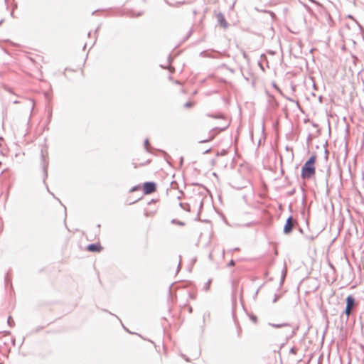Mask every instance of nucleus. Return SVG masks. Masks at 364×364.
<instances>
[{"label": "nucleus", "instance_id": "5", "mask_svg": "<svg viewBox=\"0 0 364 364\" xmlns=\"http://www.w3.org/2000/svg\"><path fill=\"white\" fill-rule=\"evenodd\" d=\"M296 223V221L294 220L291 217H289L284 225V232L285 234H289L291 232L294 225Z\"/></svg>", "mask_w": 364, "mask_h": 364}, {"label": "nucleus", "instance_id": "10", "mask_svg": "<svg viewBox=\"0 0 364 364\" xmlns=\"http://www.w3.org/2000/svg\"><path fill=\"white\" fill-rule=\"evenodd\" d=\"M235 265V262L233 260H231L229 264H228V266L230 267H232V266H234Z\"/></svg>", "mask_w": 364, "mask_h": 364}, {"label": "nucleus", "instance_id": "6", "mask_svg": "<svg viewBox=\"0 0 364 364\" xmlns=\"http://www.w3.org/2000/svg\"><path fill=\"white\" fill-rule=\"evenodd\" d=\"M102 249L103 248L100 243L91 244L87 247V250L92 252H100L102 250Z\"/></svg>", "mask_w": 364, "mask_h": 364}, {"label": "nucleus", "instance_id": "9", "mask_svg": "<svg viewBox=\"0 0 364 364\" xmlns=\"http://www.w3.org/2000/svg\"><path fill=\"white\" fill-rule=\"evenodd\" d=\"M194 105H195V102L193 101L187 102L184 105L185 107H186V108H191V107H193Z\"/></svg>", "mask_w": 364, "mask_h": 364}, {"label": "nucleus", "instance_id": "7", "mask_svg": "<svg viewBox=\"0 0 364 364\" xmlns=\"http://www.w3.org/2000/svg\"><path fill=\"white\" fill-rule=\"evenodd\" d=\"M155 213H156V210H145V215L146 217H152V216L154 215Z\"/></svg>", "mask_w": 364, "mask_h": 364}, {"label": "nucleus", "instance_id": "2", "mask_svg": "<svg viewBox=\"0 0 364 364\" xmlns=\"http://www.w3.org/2000/svg\"><path fill=\"white\" fill-rule=\"evenodd\" d=\"M211 127H212L211 130H210L207 134H205L204 133H203L202 131L197 133V139L199 141V142L205 143V142L210 141L215 137V136L218 133V131H217V130L223 129V128H219L213 124L211 126Z\"/></svg>", "mask_w": 364, "mask_h": 364}, {"label": "nucleus", "instance_id": "1", "mask_svg": "<svg viewBox=\"0 0 364 364\" xmlns=\"http://www.w3.org/2000/svg\"><path fill=\"white\" fill-rule=\"evenodd\" d=\"M316 161L317 156L312 155L303 165L301 171V177L303 179H311L315 176Z\"/></svg>", "mask_w": 364, "mask_h": 364}, {"label": "nucleus", "instance_id": "3", "mask_svg": "<svg viewBox=\"0 0 364 364\" xmlns=\"http://www.w3.org/2000/svg\"><path fill=\"white\" fill-rule=\"evenodd\" d=\"M355 306V298L352 295L348 296L346 298V309L344 311V314L346 316L347 318L350 315L351 311Z\"/></svg>", "mask_w": 364, "mask_h": 364}, {"label": "nucleus", "instance_id": "8", "mask_svg": "<svg viewBox=\"0 0 364 364\" xmlns=\"http://www.w3.org/2000/svg\"><path fill=\"white\" fill-rule=\"evenodd\" d=\"M220 25L223 26L224 28H227L228 23L226 22L225 19L222 16L221 19L220 20Z\"/></svg>", "mask_w": 364, "mask_h": 364}, {"label": "nucleus", "instance_id": "4", "mask_svg": "<svg viewBox=\"0 0 364 364\" xmlns=\"http://www.w3.org/2000/svg\"><path fill=\"white\" fill-rule=\"evenodd\" d=\"M142 191L144 194H151L156 191V186L154 182H146L142 186Z\"/></svg>", "mask_w": 364, "mask_h": 364}]
</instances>
